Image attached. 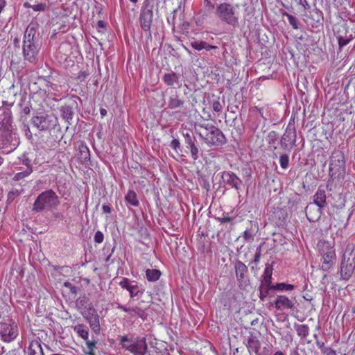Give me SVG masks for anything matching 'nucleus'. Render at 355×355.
<instances>
[{"instance_id":"obj_1","label":"nucleus","mask_w":355,"mask_h":355,"mask_svg":"<svg viewBox=\"0 0 355 355\" xmlns=\"http://www.w3.org/2000/svg\"><path fill=\"white\" fill-rule=\"evenodd\" d=\"M36 25L30 24L24 32L22 46L24 60L34 64L38 60V54L41 48L40 38L36 35Z\"/></svg>"},{"instance_id":"obj_2","label":"nucleus","mask_w":355,"mask_h":355,"mask_svg":"<svg viewBox=\"0 0 355 355\" xmlns=\"http://www.w3.org/2000/svg\"><path fill=\"white\" fill-rule=\"evenodd\" d=\"M60 198L53 189L40 193L33 202L32 211L36 213L52 211L60 205Z\"/></svg>"},{"instance_id":"obj_3","label":"nucleus","mask_w":355,"mask_h":355,"mask_svg":"<svg viewBox=\"0 0 355 355\" xmlns=\"http://www.w3.org/2000/svg\"><path fill=\"white\" fill-rule=\"evenodd\" d=\"M201 130H199L200 137L209 146H222L226 144L227 139L223 132L210 123H202L199 125Z\"/></svg>"},{"instance_id":"obj_4","label":"nucleus","mask_w":355,"mask_h":355,"mask_svg":"<svg viewBox=\"0 0 355 355\" xmlns=\"http://www.w3.org/2000/svg\"><path fill=\"white\" fill-rule=\"evenodd\" d=\"M327 205L325 190L320 187L313 196V202L309 204L305 208L307 219L313 222L319 219L322 214V209Z\"/></svg>"},{"instance_id":"obj_5","label":"nucleus","mask_w":355,"mask_h":355,"mask_svg":"<svg viewBox=\"0 0 355 355\" xmlns=\"http://www.w3.org/2000/svg\"><path fill=\"white\" fill-rule=\"evenodd\" d=\"M214 14L221 22L234 28L239 25L238 13L230 3L224 2L217 5Z\"/></svg>"},{"instance_id":"obj_6","label":"nucleus","mask_w":355,"mask_h":355,"mask_svg":"<svg viewBox=\"0 0 355 355\" xmlns=\"http://www.w3.org/2000/svg\"><path fill=\"white\" fill-rule=\"evenodd\" d=\"M345 173L344 154L340 150H335L330 157L329 175L331 178L344 179Z\"/></svg>"},{"instance_id":"obj_7","label":"nucleus","mask_w":355,"mask_h":355,"mask_svg":"<svg viewBox=\"0 0 355 355\" xmlns=\"http://www.w3.org/2000/svg\"><path fill=\"white\" fill-rule=\"evenodd\" d=\"M119 345L123 349L129 351L134 355H144L148 348L145 337L133 339L126 336H121L119 338Z\"/></svg>"},{"instance_id":"obj_8","label":"nucleus","mask_w":355,"mask_h":355,"mask_svg":"<svg viewBox=\"0 0 355 355\" xmlns=\"http://www.w3.org/2000/svg\"><path fill=\"white\" fill-rule=\"evenodd\" d=\"M33 125L41 131L51 130L56 125L57 118L53 114L37 112L31 119Z\"/></svg>"},{"instance_id":"obj_9","label":"nucleus","mask_w":355,"mask_h":355,"mask_svg":"<svg viewBox=\"0 0 355 355\" xmlns=\"http://www.w3.org/2000/svg\"><path fill=\"white\" fill-rule=\"evenodd\" d=\"M144 304L145 302L144 300H140L135 306H126L119 302H115L117 309L128 313L132 318L137 317L143 321L146 320L148 318L147 310L149 308V305L145 306Z\"/></svg>"},{"instance_id":"obj_10","label":"nucleus","mask_w":355,"mask_h":355,"mask_svg":"<svg viewBox=\"0 0 355 355\" xmlns=\"http://www.w3.org/2000/svg\"><path fill=\"white\" fill-rule=\"evenodd\" d=\"M297 134L295 125L294 123L290 121L284 135L280 138L281 148L290 151L295 146Z\"/></svg>"},{"instance_id":"obj_11","label":"nucleus","mask_w":355,"mask_h":355,"mask_svg":"<svg viewBox=\"0 0 355 355\" xmlns=\"http://www.w3.org/2000/svg\"><path fill=\"white\" fill-rule=\"evenodd\" d=\"M238 285L241 288H245L250 285L248 266L240 260H236L234 263Z\"/></svg>"},{"instance_id":"obj_12","label":"nucleus","mask_w":355,"mask_h":355,"mask_svg":"<svg viewBox=\"0 0 355 355\" xmlns=\"http://www.w3.org/2000/svg\"><path fill=\"white\" fill-rule=\"evenodd\" d=\"M153 7L149 6V2L146 0L141 9L139 21L141 28L145 32H148L149 36H151L150 27L153 21Z\"/></svg>"},{"instance_id":"obj_13","label":"nucleus","mask_w":355,"mask_h":355,"mask_svg":"<svg viewBox=\"0 0 355 355\" xmlns=\"http://www.w3.org/2000/svg\"><path fill=\"white\" fill-rule=\"evenodd\" d=\"M119 285L129 292L131 299H138L145 291V288L141 284H139L136 281H132L126 277H123Z\"/></svg>"},{"instance_id":"obj_14","label":"nucleus","mask_w":355,"mask_h":355,"mask_svg":"<svg viewBox=\"0 0 355 355\" xmlns=\"http://www.w3.org/2000/svg\"><path fill=\"white\" fill-rule=\"evenodd\" d=\"M222 183L229 188L234 189L236 191L241 190L243 187V182L234 172L225 171L220 173Z\"/></svg>"},{"instance_id":"obj_15","label":"nucleus","mask_w":355,"mask_h":355,"mask_svg":"<svg viewBox=\"0 0 355 355\" xmlns=\"http://www.w3.org/2000/svg\"><path fill=\"white\" fill-rule=\"evenodd\" d=\"M0 335L3 341L7 343L11 342L18 336L17 326L15 322L12 324L6 322L0 323Z\"/></svg>"},{"instance_id":"obj_16","label":"nucleus","mask_w":355,"mask_h":355,"mask_svg":"<svg viewBox=\"0 0 355 355\" xmlns=\"http://www.w3.org/2000/svg\"><path fill=\"white\" fill-rule=\"evenodd\" d=\"M327 250H321L322 265L321 268L323 271H329L334 265L336 261L335 250L329 245H326Z\"/></svg>"},{"instance_id":"obj_17","label":"nucleus","mask_w":355,"mask_h":355,"mask_svg":"<svg viewBox=\"0 0 355 355\" xmlns=\"http://www.w3.org/2000/svg\"><path fill=\"white\" fill-rule=\"evenodd\" d=\"M182 135L184 139L185 146L190 150L192 159L197 160L199 158L200 150L196 144L195 136L189 132H183Z\"/></svg>"},{"instance_id":"obj_18","label":"nucleus","mask_w":355,"mask_h":355,"mask_svg":"<svg viewBox=\"0 0 355 355\" xmlns=\"http://www.w3.org/2000/svg\"><path fill=\"white\" fill-rule=\"evenodd\" d=\"M354 270L355 260L349 259H342L340 267V274L341 279L345 281L349 280L352 277Z\"/></svg>"},{"instance_id":"obj_19","label":"nucleus","mask_w":355,"mask_h":355,"mask_svg":"<svg viewBox=\"0 0 355 355\" xmlns=\"http://www.w3.org/2000/svg\"><path fill=\"white\" fill-rule=\"evenodd\" d=\"M77 107L78 103L76 100H73L71 103L64 104L60 107V116L69 124L71 125L72 120L74 115L73 107Z\"/></svg>"},{"instance_id":"obj_20","label":"nucleus","mask_w":355,"mask_h":355,"mask_svg":"<svg viewBox=\"0 0 355 355\" xmlns=\"http://www.w3.org/2000/svg\"><path fill=\"white\" fill-rule=\"evenodd\" d=\"M88 314L89 316L85 317L86 320L89 322V326L94 332L98 334L101 330L99 315L97 311L93 307V306H89Z\"/></svg>"},{"instance_id":"obj_21","label":"nucleus","mask_w":355,"mask_h":355,"mask_svg":"<svg viewBox=\"0 0 355 355\" xmlns=\"http://www.w3.org/2000/svg\"><path fill=\"white\" fill-rule=\"evenodd\" d=\"M181 75L180 73H177L173 71L164 73L162 77V80L164 83L168 86H174L175 85L179 87L181 85L180 79Z\"/></svg>"},{"instance_id":"obj_22","label":"nucleus","mask_w":355,"mask_h":355,"mask_svg":"<svg viewBox=\"0 0 355 355\" xmlns=\"http://www.w3.org/2000/svg\"><path fill=\"white\" fill-rule=\"evenodd\" d=\"M184 101L180 98L176 92H173L168 97L167 108L170 110L182 109L184 107Z\"/></svg>"},{"instance_id":"obj_23","label":"nucleus","mask_w":355,"mask_h":355,"mask_svg":"<svg viewBox=\"0 0 355 355\" xmlns=\"http://www.w3.org/2000/svg\"><path fill=\"white\" fill-rule=\"evenodd\" d=\"M274 304L277 310L283 309H293L294 308V303L285 295H278L274 302Z\"/></svg>"},{"instance_id":"obj_24","label":"nucleus","mask_w":355,"mask_h":355,"mask_svg":"<svg viewBox=\"0 0 355 355\" xmlns=\"http://www.w3.org/2000/svg\"><path fill=\"white\" fill-rule=\"evenodd\" d=\"M246 346L250 353L254 352L256 355H260L259 351L261 347V343L255 335H250L248 339Z\"/></svg>"},{"instance_id":"obj_25","label":"nucleus","mask_w":355,"mask_h":355,"mask_svg":"<svg viewBox=\"0 0 355 355\" xmlns=\"http://www.w3.org/2000/svg\"><path fill=\"white\" fill-rule=\"evenodd\" d=\"M272 266L266 263V268L263 272V274L262 275V280L261 282V284H263L266 286L268 288H272Z\"/></svg>"},{"instance_id":"obj_26","label":"nucleus","mask_w":355,"mask_h":355,"mask_svg":"<svg viewBox=\"0 0 355 355\" xmlns=\"http://www.w3.org/2000/svg\"><path fill=\"white\" fill-rule=\"evenodd\" d=\"M19 106L21 108V114L25 116L28 115L31 112V103L30 100L27 98L26 94L21 95Z\"/></svg>"},{"instance_id":"obj_27","label":"nucleus","mask_w":355,"mask_h":355,"mask_svg":"<svg viewBox=\"0 0 355 355\" xmlns=\"http://www.w3.org/2000/svg\"><path fill=\"white\" fill-rule=\"evenodd\" d=\"M278 139V134L275 131H270L268 132L266 137V141L268 145V149L269 151L277 150V146H276V143Z\"/></svg>"},{"instance_id":"obj_28","label":"nucleus","mask_w":355,"mask_h":355,"mask_svg":"<svg viewBox=\"0 0 355 355\" xmlns=\"http://www.w3.org/2000/svg\"><path fill=\"white\" fill-rule=\"evenodd\" d=\"M28 355H44L43 349L40 341L33 340L31 342L28 348Z\"/></svg>"},{"instance_id":"obj_29","label":"nucleus","mask_w":355,"mask_h":355,"mask_svg":"<svg viewBox=\"0 0 355 355\" xmlns=\"http://www.w3.org/2000/svg\"><path fill=\"white\" fill-rule=\"evenodd\" d=\"M191 46L197 51L205 49L209 51L211 49H216V46L211 45L205 41L195 40L191 42Z\"/></svg>"},{"instance_id":"obj_30","label":"nucleus","mask_w":355,"mask_h":355,"mask_svg":"<svg viewBox=\"0 0 355 355\" xmlns=\"http://www.w3.org/2000/svg\"><path fill=\"white\" fill-rule=\"evenodd\" d=\"M125 201L128 206L137 207L139 205L137 195L133 190H128L127 194L125 196Z\"/></svg>"},{"instance_id":"obj_31","label":"nucleus","mask_w":355,"mask_h":355,"mask_svg":"<svg viewBox=\"0 0 355 355\" xmlns=\"http://www.w3.org/2000/svg\"><path fill=\"white\" fill-rule=\"evenodd\" d=\"M73 330L78 335L84 340H87L89 336V329L87 326L83 324H78L73 327Z\"/></svg>"},{"instance_id":"obj_32","label":"nucleus","mask_w":355,"mask_h":355,"mask_svg":"<svg viewBox=\"0 0 355 355\" xmlns=\"http://www.w3.org/2000/svg\"><path fill=\"white\" fill-rule=\"evenodd\" d=\"M343 259H349L355 260V244L349 243L347 244Z\"/></svg>"},{"instance_id":"obj_33","label":"nucleus","mask_w":355,"mask_h":355,"mask_svg":"<svg viewBox=\"0 0 355 355\" xmlns=\"http://www.w3.org/2000/svg\"><path fill=\"white\" fill-rule=\"evenodd\" d=\"M146 276L148 282H156L159 279L161 272L157 269H147L146 270Z\"/></svg>"},{"instance_id":"obj_34","label":"nucleus","mask_w":355,"mask_h":355,"mask_svg":"<svg viewBox=\"0 0 355 355\" xmlns=\"http://www.w3.org/2000/svg\"><path fill=\"white\" fill-rule=\"evenodd\" d=\"M294 328L297 335L302 338H305L309 335V327L306 324H295Z\"/></svg>"},{"instance_id":"obj_35","label":"nucleus","mask_w":355,"mask_h":355,"mask_svg":"<svg viewBox=\"0 0 355 355\" xmlns=\"http://www.w3.org/2000/svg\"><path fill=\"white\" fill-rule=\"evenodd\" d=\"M80 157L83 162H87L90 159L89 150L85 144H80L79 146Z\"/></svg>"},{"instance_id":"obj_36","label":"nucleus","mask_w":355,"mask_h":355,"mask_svg":"<svg viewBox=\"0 0 355 355\" xmlns=\"http://www.w3.org/2000/svg\"><path fill=\"white\" fill-rule=\"evenodd\" d=\"M338 46H339V50L341 51L342 48L347 44H348L350 41L352 40V35H349V36L345 35H338L337 36Z\"/></svg>"},{"instance_id":"obj_37","label":"nucleus","mask_w":355,"mask_h":355,"mask_svg":"<svg viewBox=\"0 0 355 355\" xmlns=\"http://www.w3.org/2000/svg\"><path fill=\"white\" fill-rule=\"evenodd\" d=\"M76 305L79 309H87L90 306H92V304L89 303V299L86 296L80 297L76 300Z\"/></svg>"},{"instance_id":"obj_38","label":"nucleus","mask_w":355,"mask_h":355,"mask_svg":"<svg viewBox=\"0 0 355 355\" xmlns=\"http://www.w3.org/2000/svg\"><path fill=\"white\" fill-rule=\"evenodd\" d=\"M271 288H273L274 291H292L294 289V286L286 283H277L272 285Z\"/></svg>"},{"instance_id":"obj_39","label":"nucleus","mask_w":355,"mask_h":355,"mask_svg":"<svg viewBox=\"0 0 355 355\" xmlns=\"http://www.w3.org/2000/svg\"><path fill=\"white\" fill-rule=\"evenodd\" d=\"M283 16H286L288 18V20L289 21V24L292 26V27L294 29H298L299 28V21L298 19L295 17L290 14H288L286 12H282Z\"/></svg>"},{"instance_id":"obj_40","label":"nucleus","mask_w":355,"mask_h":355,"mask_svg":"<svg viewBox=\"0 0 355 355\" xmlns=\"http://www.w3.org/2000/svg\"><path fill=\"white\" fill-rule=\"evenodd\" d=\"M273 290V288H268L263 284H261L259 286V298L261 301H264L267 296L269 295V291Z\"/></svg>"},{"instance_id":"obj_41","label":"nucleus","mask_w":355,"mask_h":355,"mask_svg":"<svg viewBox=\"0 0 355 355\" xmlns=\"http://www.w3.org/2000/svg\"><path fill=\"white\" fill-rule=\"evenodd\" d=\"M225 105V101H220V98L218 97L217 100L214 101L212 103L213 110L216 112H220L222 111L223 107Z\"/></svg>"},{"instance_id":"obj_42","label":"nucleus","mask_w":355,"mask_h":355,"mask_svg":"<svg viewBox=\"0 0 355 355\" xmlns=\"http://www.w3.org/2000/svg\"><path fill=\"white\" fill-rule=\"evenodd\" d=\"M279 164L283 169H287L289 165V157L287 154L284 153L279 157Z\"/></svg>"},{"instance_id":"obj_43","label":"nucleus","mask_w":355,"mask_h":355,"mask_svg":"<svg viewBox=\"0 0 355 355\" xmlns=\"http://www.w3.org/2000/svg\"><path fill=\"white\" fill-rule=\"evenodd\" d=\"M261 247L262 244L259 245L256 249V252L254 257L253 260L250 263V264H254L257 266L258 263L260 261L261 255Z\"/></svg>"},{"instance_id":"obj_44","label":"nucleus","mask_w":355,"mask_h":355,"mask_svg":"<svg viewBox=\"0 0 355 355\" xmlns=\"http://www.w3.org/2000/svg\"><path fill=\"white\" fill-rule=\"evenodd\" d=\"M114 246L112 247V248H110V247H107L105 246L104 248H103V252H104V254H107L109 252V251L110 250V252L107 254V256L106 257L105 259V261L106 263H111L113 262V261L110 260L111 259V257L114 251Z\"/></svg>"},{"instance_id":"obj_45","label":"nucleus","mask_w":355,"mask_h":355,"mask_svg":"<svg viewBox=\"0 0 355 355\" xmlns=\"http://www.w3.org/2000/svg\"><path fill=\"white\" fill-rule=\"evenodd\" d=\"M64 286L67 288H68L71 293L73 295H77L78 288L74 285H73L71 283L69 282H65L64 283Z\"/></svg>"},{"instance_id":"obj_46","label":"nucleus","mask_w":355,"mask_h":355,"mask_svg":"<svg viewBox=\"0 0 355 355\" xmlns=\"http://www.w3.org/2000/svg\"><path fill=\"white\" fill-rule=\"evenodd\" d=\"M32 171H33L32 168H26V170L24 171L17 173L15 175V178L16 180H19L20 179H22V178L29 175L32 173Z\"/></svg>"},{"instance_id":"obj_47","label":"nucleus","mask_w":355,"mask_h":355,"mask_svg":"<svg viewBox=\"0 0 355 355\" xmlns=\"http://www.w3.org/2000/svg\"><path fill=\"white\" fill-rule=\"evenodd\" d=\"M170 146L173 149L175 150L177 153H178L179 150L182 151L181 150V146H180V142L178 139H173L171 144H170Z\"/></svg>"},{"instance_id":"obj_48","label":"nucleus","mask_w":355,"mask_h":355,"mask_svg":"<svg viewBox=\"0 0 355 355\" xmlns=\"http://www.w3.org/2000/svg\"><path fill=\"white\" fill-rule=\"evenodd\" d=\"M254 235L252 232L248 230H246L243 233V238L244 239V241L248 242L253 240Z\"/></svg>"},{"instance_id":"obj_49","label":"nucleus","mask_w":355,"mask_h":355,"mask_svg":"<svg viewBox=\"0 0 355 355\" xmlns=\"http://www.w3.org/2000/svg\"><path fill=\"white\" fill-rule=\"evenodd\" d=\"M104 235L101 231H97L94 235V241L97 243H101L103 241Z\"/></svg>"},{"instance_id":"obj_50","label":"nucleus","mask_w":355,"mask_h":355,"mask_svg":"<svg viewBox=\"0 0 355 355\" xmlns=\"http://www.w3.org/2000/svg\"><path fill=\"white\" fill-rule=\"evenodd\" d=\"M46 4L44 3H38L36 5H33L32 8L34 11H44L46 9Z\"/></svg>"},{"instance_id":"obj_51","label":"nucleus","mask_w":355,"mask_h":355,"mask_svg":"<svg viewBox=\"0 0 355 355\" xmlns=\"http://www.w3.org/2000/svg\"><path fill=\"white\" fill-rule=\"evenodd\" d=\"M204 5L207 8V11H212L215 6L209 0H204Z\"/></svg>"},{"instance_id":"obj_52","label":"nucleus","mask_w":355,"mask_h":355,"mask_svg":"<svg viewBox=\"0 0 355 355\" xmlns=\"http://www.w3.org/2000/svg\"><path fill=\"white\" fill-rule=\"evenodd\" d=\"M86 345L89 349V350L94 351V348H96V342L95 340H89V339L85 340Z\"/></svg>"},{"instance_id":"obj_53","label":"nucleus","mask_w":355,"mask_h":355,"mask_svg":"<svg viewBox=\"0 0 355 355\" xmlns=\"http://www.w3.org/2000/svg\"><path fill=\"white\" fill-rule=\"evenodd\" d=\"M97 27L98 28V32L104 33V29L105 28V23L102 20H99V21H98V23H97Z\"/></svg>"},{"instance_id":"obj_54","label":"nucleus","mask_w":355,"mask_h":355,"mask_svg":"<svg viewBox=\"0 0 355 355\" xmlns=\"http://www.w3.org/2000/svg\"><path fill=\"white\" fill-rule=\"evenodd\" d=\"M322 353L325 355H336V352L334 349L327 347L324 349Z\"/></svg>"},{"instance_id":"obj_55","label":"nucleus","mask_w":355,"mask_h":355,"mask_svg":"<svg viewBox=\"0 0 355 355\" xmlns=\"http://www.w3.org/2000/svg\"><path fill=\"white\" fill-rule=\"evenodd\" d=\"M217 220H218L221 223H228L231 222L232 220V218L229 216H225V217H218L216 218Z\"/></svg>"},{"instance_id":"obj_56","label":"nucleus","mask_w":355,"mask_h":355,"mask_svg":"<svg viewBox=\"0 0 355 355\" xmlns=\"http://www.w3.org/2000/svg\"><path fill=\"white\" fill-rule=\"evenodd\" d=\"M89 73L86 71H80L78 79H79L81 82L84 81L85 79L88 76Z\"/></svg>"},{"instance_id":"obj_57","label":"nucleus","mask_w":355,"mask_h":355,"mask_svg":"<svg viewBox=\"0 0 355 355\" xmlns=\"http://www.w3.org/2000/svg\"><path fill=\"white\" fill-rule=\"evenodd\" d=\"M177 12V10H175L173 12V16L171 17L168 18V22L171 24H172L173 26H175V13Z\"/></svg>"},{"instance_id":"obj_58","label":"nucleus","mask_w":355,"mask_h":355,"mask_svg":"<svg viewBox=\"0 0 355 355\" xmlns=\"http://www.w3.org/2000/svg\"><path fill=\"white\" fill-rule=\"evenodd\" d=\"M300 4H301L305 10H308L310 8V5L307 2L306 0H299Z\"/></svg>"},{"instance_id":"obj_59","label":"nucleus","mask_w":355,"mask_h":355,"mask_svg":"<svg viewBox=\"0 0 355 355\" xmlns=\"http://www.w3.org/2000/svg\"><path fill=\"white\" fill-rule=\"evenodd\" d=\"M150 355H170V354L166 349H164V352H161V351L158 352V351L155 350L154 352H153L152 354H150Z\"/></svg>"},{"instance_id":"obj_60","label":"nucleus","mask_w":355,"mask_h":355,"mask_svg":"<svg viewBox=\"0 0 355 355\" xmlns=\"http://www.w3.org/2000/svg\"><path fill=\"white\" fill-rule=\"evenodd\" d=\"M102 209H103V212L105 214L111 213V207L107 205H103L102 206Z\"/></svg>"},{"instance_id":"obj_61","label":"nucleus","mask_w":355,"mask_h":355,"mask_svg":"<svg viewBox=\"0 0 355 355\" xmlns=\"http://www.w3.org/2000/svg\"><path fill=\"white\" fill-rule=\"evenodd\" d=\"M316 345L317 346L321 349L322 352L324 351V349L327 347L324 346V344L323 342H320V340H316Z\"/></svg>"},{"instance_id":"obj_62","label":"nucleus","mask_w":355,"mask_h":355,"mask_svg":"<svg viewBox=\"0 0 355 355\" xmlns=\"http://www.w3.org/2000/svg\"><path fill=\"white\" fill-rule=\"evenodd\" d=\"M31 161L28 158H26L24 160V163L27 166V168H31Z\"/></svg>"},{"instance_id":"obj_63","label":"nucleus","mask_w":355,"mask_h":355,"mask_svg":"<svg viewBox=\"0 0 355 355\" xmlns=\"http://www.w3.org/2000/svg\"><path fill=\"white\" fill-rule=\"evenodd\" d=\"M6 6V0H0V13Z\"/></svg>"},{"instance_id":"obj_64","label":"nucleus","mask_w":355,"mask_h":355,"mask_svg":"<svg viewBox=\"0 0 355 355\" xmlns=\"http://www.w3.org/2000/svg\"><path fill=\"white\" fill-rule=\"evenodd\" d=\"M271 153V155H270V157L272 158V159H277L278 157V154L276 152V150H274V151H270Z\"/></svg>"}]
</instances>
